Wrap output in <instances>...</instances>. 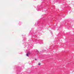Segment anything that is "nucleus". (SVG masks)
Instances as JSON below:
<instances>
[{"label": "nucleus", "mask_w": 74, "mask_h": 74, "mask_svg": "<svg viewBox=\"0 0 74 74\" xmlns=\"http://www.w3.org/2000/svg\"><path fill=\"white\" fill-rule=\"evenodd\" d=\"M30 52H27V56H29V55H30Z\"/></svg>", "instance_id": "f257e3e1"}, {"label": "nucleus", "mask_w": 74, "mask_h": 74, "mask_svg": "<svg viewBox=\"0 0 74 74\" xmlns=\"http://www.w3.org/2000/svg\"><path fill=\"white\" fill-rule=\"evenodd\" d=\"M40 42H39L40 44H42V40H40Z\"/></svg>", "instance_id": "f03ea898"}, {"label": "nucleus", "mask_w": 74, "mask_h": 74, "mask_svg": "<svg viewBox=\"0 0 74 74\" xmlns=\"http://www.w3.org/2000/svg\"><path fill=\"white\" fill-rule=\"evenodd\" d=\"M38 23H35V25H38Z\"/></svg>", "instance_id": "7ed1b4c3"}, {"label": "nucleus", "mask_w": 74, "mask_h": 74, "mask_svg": "<svg viewBox=\"0 0 74 74\" xmlns=\"http://www.w3.org/2000/svg\"><path fill=\"white\" fill-rule=\"evenodd\" d=\"M38 64L39 66H40L41 64H40V63H38Z\"/></svg>", "instance_id": "20e7f679"}, {"label": "nucleus", "mask_w": 74, "mask_h": 74, "mask_svg": "<svg viewBox=\"0 0 74 74\" xmlns=\"http://www.w3.org/2000/svg\"><path fill=\"white\" fill-rule=\"evenodd\" d=\"M35 60H37V59H35Z\"/></svg>", "instance_id": "39448f33"}, {"label": "nucleus", "mask_w": 74, "mask_h": 74, "mask_svg": "<svg viewBox=\"0 0 74 74\" xmlns=\"http://www.w3.org/2000/svg\"><path fill=\"white\" fill-rule=\"evenodd\" d=\"M38 52H39L38 51H37Z\"/></svg>", "instance_id": "423d86ee"}, {"label": "nucleus", "mask_w": 74, "mask_h": 74, "mask_svg": "<svg viewBox=\"0 0 74 74\" xmlns=\"http://www.w3.org/2000/svg\"><path fill=\"white\" fill-rule=\"evenodd\" d=\"M37 11H38V10H37Z\"/></svg>", "instance_id": "0eeeda50"}]
</instances>
